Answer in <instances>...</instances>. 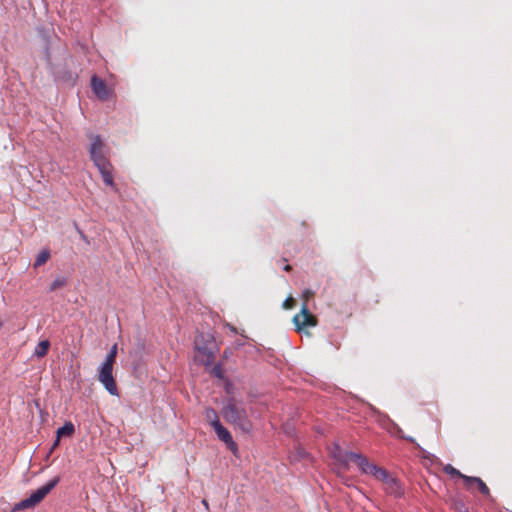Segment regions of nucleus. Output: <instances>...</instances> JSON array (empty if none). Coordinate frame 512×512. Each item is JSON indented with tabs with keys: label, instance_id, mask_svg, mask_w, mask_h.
Here are the masks:
<instances>
[{
	"label": "nucleus",
	"instance_id": "nucleus-1",
	"mask_svg": "<svg viewBox=\"0 0 512 512\" xmlns=\"http://www.w3.org/2000/svg\"><path fill=\"white\" fill-rule=\"evenodd\" d=\"M360 470L366 475L373 476L376 480L381 481L384 490L390 495L399 497L403 494L402 487L397 478L392 476L386 469L371 463L369 460L360 459Z\"/></svg>",
	"mask_w": 512,
	"mask_h": 512
},
{
	"label": "nucleus",
	"instance_id": "nucleus-2",
	"mask_svg": "<svg viewBox=\"0 0 512 512\" xmlns=\"http://www.w3.org/2000/svg\"><path fill=\"white\" fill-rule=\"evenodd\" d=\"M221 414L226 422L239 428L242 432L249 433L252 430V422L248 418L247 411L239 405L234 398H229L224 403Z\"/></svg>",
	"mask_w": 512,
	"mask_h": 512
},
{
	"label": "nucleus",
	"instance_id": "nucleus-3",
	"mask_svg": "<svg viewBox=\"0 0 512 512\" xmlns=\"http://www.w3.org/2000/svg\"><path fill=\"white\" fill-rule=\"evenodd\" d=\"M59 482H60V477L55 476L49 482H47L45 485H43L42 487H40L36 491H34L28 498L15 504L12 511L15 512V511H20V510L35 507L50 493V491L54 487H56V485Z\"/></svg>",
	"mask_w": 512,
	"mask_h": 512
},
{
	"label": "nucleus",
	"instance_id": "nucleus-4",
	"mask_svg": "<svg viewBox=\"0 0 512 512\" xmlns=\"http://www.w3.org/2000/svg\"><path fill=\"white\" fill-rule=\"evenodd\" d=\"M88 137L90 140V159L93 161L94 165L110 162L108 158L109 149L102 138L94 134H90Z\"/></svg>",
	"mask_w": 512,
	"mask_h": 512
},
{
	"label": "nucleus",
	"instance_id": "nucleus-5",
	"mask_svg": "<svg viewBox=\"0 0 512 512\" xmlns=\"http://www.w3.org/2000/svg\"><path fill=\"white\" fill-rule=\"evenodd\" d=\"M330 455L344 470H347L349 468L350 462L355 463L357 467L360 469V459L368 460L366 456L358 453L345 451L337 444H335L330 449Z\"/></svg>",
	"mask_w": 512,
	"mask_h": 512
},
{
	"label": "nucleus",
	"instance_id": "nucleus-6",
	"mask_svg": "<svg viewBox=\"0 0 512 512\" xmlns=\"http://www.w3.org/2000/svg\"><path fill=\"white\" fill-rule=\"evenodd\" d=\"M113 366L114 365L103 362V364L98 369L97 379L109 394L118 396V387L113 376Z\"/></svg>",
	"mask_w": 512,
	"mask_h": 512
},
{
	"label": "nucleus",
	"instance_id": "nucleus-7",
	"mask_svg": "<svg viewBox=\"0 0 512 512\" xmlns=\"http://www.w3.org/2000/svg\"><path fill=\"white\" fill-rule=\"evenodd\" d=\"M293 323L295 324L296 331L300 332L304 327H315L318 321L316 316L308 310L307 304L304 303L300 313L293 317Z\"/></svg>",
	"mask_w": 512,
	"mask_h": 512
},
{
	"label": "nucleus",
	"instance_id": "nucleus-8",
	"mask_svg": "<svg viewBox=\"0 0 512 512\" xmlns=\"http://www.w3.org/2000/svg\"><path fill=\"white\" fill-rule=\"evenodd\" d=\"M212 427L218 438L227 445V448L233 453H236L238 451V446L234 442L231 433L221 424V422L214 421V423H212Z\"/></svg>",
	"mask_w": 512,
	"mask_h": 512
},
{
	"label": "nucleus",
	"instance_id": "nucleus-9",
	"mask_svg": "<svg viewBox=\"0 0 512 512\" xmlns=\"http://www.w3.org/2000/svg\"><path fill=\"white\" fill-rule=\"evenodd\" d=\"M91 87L100 100H107L109 98L110 90L102 79L93 76L91 78Z\"/></svg>",
	"mask_w": 512,
	"mask_h": 512
},
{
	"label": "nucleus",
	"instance_id": "nucleus-10",
	"mask_svg": "<svg viewBox=\"0 0 512 512\" xmlns=\"http://www.w3.org/2000/svg\"><path fill=\"white\" fill-rule=\"evenodd\" d=\"M464 483L467 489L470 490L476 487L481 494L490 497V489L487 487V485L483 482L482 479L478 477L467 476L464 478Z\"/></svg>",
	"mask_w": 512,
	"mask_h": 512
},
{
	"label": "nucleus",
	"instance_id": "nucleus-11",
	"mask_svg": "<svg viewBox=\"0 0 512 512\" xmlns=\"http://www.w3.org/2000/svg\"><path fill=\"white\" fill-rule=\"evenodd\" d=\"M99 170L103 182L107 186L115 187L114 178H113V166L111 162L102 163L99 165H95Z\"/></svg>",
	"mask_w": 512,
	"mask_h": 512
},
{
	"label": "nucleus",
	"instance_id": "nucleus-12",
	"mask_svg": "<svg viewBox=\"0 0 512 512\" xmlns=\"http://www.w3.org/2000/svg\"><path fill=\"white\" fill-rule=\"evenodd\" d=\"M75 431L74 425L71 422L65 423L62 427L57 430V439L53 445L56 447L59 443V438L62 436H71Z\"/></svg>",
	"mask_w": 512,
	"mask_h": 512
},
{
	"label": "nucleus",
	"instance_id": "nucleus-13",
	"mask_svg": "<svg viewBox=\"0 0 512 512\" xmlns=\"http://www.w3.org/2000/svg\"><path fill=\"white\" fill-rule=\"evenodd\" d=\"M50 348V342L48 340L40 341L34 349L33 355L37 358H43L47 355Z\"/></svg>",
	"mask_w": 512,
	"mask_h": 512
},
{
	"label": "nucleus",
	"instance_id": "nucleus-14",
	"mask_svg": "<svg viewBox=\"0 0 512 512\" xmlns=\"http://www.w3.org/2000/svg\"><path fill=\"white\" fill-rule=\"evenodd\" d=\"M451 507L456 512H469V508L463 499L459 497H454L451 499Z\"/></svg>",
	"mask_w": 512,
	"mask_h": 512
},
{
	"label": "nucleus",
	"instance_id": "nucleus-15",
	"mask_svg": "<svg viewBox=\"0 0 512 512\" xmlns=\"http://www.w3.org/2000/svg\"><path fill=\"white\" fill-rule=\"evenodd\" d=\"M50 259V251L48 249H43L36 257L35 262L33 264L34 268H38L44 265Z\"/></svg>",
	"mask_w": 512,
	"mask_h": 512
},
{
	"label": "nucleus",
	"instance_id": "nucleus-16",
	"mask_svg": "<svg viewBox=\"0 0 512 512\" xmlns=\"http://www.w3.org/2000/svg\"><path fill=\"white\" fill-rule=\"evenodd\" d=\"M198 351L202 355L201 362L206 366L211 365L212 362L214 361L213 352H211L207 348H198Z\"/></svg>",
	"mask_w": 512,
	"mask_h": 512
},
{
	"label": "nucleus",
	"instance_id": "nucleus-17",
	"mask_svg": "<svg viewBox=\"0 0 512 512\" xmlns=\"http://www.w3.org/2000/svg\"><path fill=\"white\" fill-rule=\"evenodd\" d=\"M67 285V279L63 276L57 277L50 285L49 290L51 292L56 291L60 288H63Z\"/></svg>",
	"mask_w": 512,
	"mask_h": 512
},
{
	"label": "nucleus",
	"instance_id": "nucleus-18",
	"mask_svg": "<svg viewBox=\"0 0 512 512\" xmlns=\"http://www.w3.org/2000/svg\"><path fill=\"white\" fill-rule=\"evenodd\" d=\"M443 471L452 476V477H460L464 480L467 475L462 474L459 470H457L455 467H453L451 464H447L444 466Z\"/></svg>",
	"mask_w": 512,
	"mask_h": 512
},
{
	"label": "nucleus",
	"instance_id": "nucleus-19",
	"mask_svg": "<svg viewBox=\"0 0 512 512\" xmlns=\"http://www.w3.org/2000/svg\"><path fill=\"white\" fill-rule=\"evenodd\" d=\"M117 351H118L117 344H114L111 347L109 353L107 354L104 363H108V364L114 365L115 361H116V357H117Z\"/></svg>",
	"mask_w": 512,
	"mask_h": 512
},
{
	"label": "nucleus",
	"instance_id": "nucleus-20",
	"mask_svg": "<svg viewBox=\"0 0 512 512\" xmlns=\"http://www.w3.org/2000/svg\"><path fill=\"white\" fill-rule=\"evenodd\" d=\"M205 416L211 425L214 423V421H219L218 414L213 408H207L205 410Z\"/></svg>",
	"mask_w": 512,
	"mask_h": 512
},
{
	"label": "nucleus",
	"instance_id": "nucleus-21",
	"mask_svg": "<svg viewBox=\"0 0 512 512\" xmlns=\"http://www.w3.org/2000/svg\"><path fill=\"white\" fill-rule=\"evenodd\" d=\"M211 374L216 377V378H219V379H222L224 377V371H223V368L220 364H216L212 369H211Z\"/></svg>",
	"mask_w": 512,
	"mask_h": 512
},
{
	"label": "nucleus",
	"instance_id": "nucleus-22",
	"mask_svg": "<svg viewBox=\"0 0 512 512\" xmlns=\"http://www.w3.org/2000/svg\"><path fill=\"white\" fill-rule=\"evenodd\" d=\"M313 295H314L313 291H311V290H309V289L304 290V291H303V293H302V298H303V300H304V303H306V304H307V301H308L310 298H312V297H313Z\"/></svg>",
	"mask_w": 512,
	"mask_h": 512
},
{
	"label": "nucleus",
	"instance_id": "nucleus-23",
	"mask_svg": "<svg viewBox=\"0 0 512 512\" xmlns=\"http://www.w3.org/2000/svg\"><path fill=\"white\" fill-rule=\"evenodd\" d=\"M294 304H295L294 299H293V298H291V297H289V298H287V299L284 301V303H283V307H284L285 309H291V308H293V307H294Z\"/></svg>",
	"mask_w": 512,
	"mask_h": 512
},
{
	"label": "nucleus",
	"instance_id": "nucleus-24",
	"mask_svg": "<svg viewBox=\"0 0 512 512\" xmlns=\"http://www.w3.org/2000/svg\"><path fill=\"white\" fill-rule=\"evenodd\" d=\"M284 270H285L286 272H289V271H291V270H292V266H291V265H289V264H286V265H285V267H284Z\"/></svg>",
	"mask_w": 512,
	"mask_h": 512
},
{
	"label": "nucleus",
	"instance_id": "nucleus-25",
	"mask_svg": "<svg viewBox=\"0 0 512 512\" xmlns=\"http://www.w3.org/2000/svg\"><path fill=\"white\" fill-rule=\"evenodd\" d=\"M408 441H410L411 443H414V439L412 437H409V438H406Z\"/></svg>",
	"mask_w": 512,
	"mask_h": 512
},
{
	"label": "nucleus",
	"instance_id": "nucleus-26",
	"mask_svg": "<svg viewBox=\"0 0 512 512\" xmlns=\"http://www.w3.org/2000/svg\"><path fill=\"white\" fill-rule=\"evenodd\" d=\"M299 454H300V456H301V457H304V455H305V453H304V452H302V451H301V452H299Z\"/></svg>",
	"mask_w": 512,
	"mask_h": 512
},
{
	"label": "nucleus",
	"instance_id": "nucleus-27",
	"mask_svg": "<svg viewBox=\"0 0 512 512\" xmlns=\"http://www.w3.org/2000/svg\"><path fill=\"white\" fill-rule=\"evenodd\" d=\"M2 325H3V324H2V322L0 321V328L2 327Z\"/></svg>",
	"mask_w": 512,
	"mask_h": 512
}]
</instances>
